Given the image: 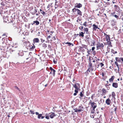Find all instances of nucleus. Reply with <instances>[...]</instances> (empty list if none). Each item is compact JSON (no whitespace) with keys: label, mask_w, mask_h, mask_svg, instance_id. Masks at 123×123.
<instances>
[{"label":"nucleus","mask_w":123,"mask_h":123,"mask_svg":"<svg viewBox=\"0 0 123 123\" xmlns=\"http://www.w3.org/2000/svg\"><path fill=\"white\" fill-rule=\"evenodd\" d=\"M111 95L112 96L113 98H114L115 99V94L114 92H112Z\"/></svg>","instance_id":"obj_24"},{"label":"nucleus","mask_w":123,"mask_h":123,"mask_svg":"<svg viewBox=\"0 0 123 123\" xmlns=\"http://www.w3.org/2000/svg\"><path fill=\"white\" fill-rule=\"evenodd\" d=\"M52 4H53L52 3L49 4L48 5V6L47 7V8H49L52 5Z\"/></svg>","instance_id":"obj_42"},{"label":"nucleus","mask_w":123,"mask_h":123,"mask_svg":"<svg viewBox=\"0 0 123 123\" xmlns=\"http://www.w3.org/2000/svg\"><path fill=\"white\" fill-rule=\"evenodd\" d=\"M78 89H75L74 91L75 92V93H78Z\"/></svg>","instance_id":"obj_56"},{"label":"nucleus","mask_w":123,"mask_h":123,"mask_svg":"<svg viewBox=\"0 0 123 123\" xmlns=\"http://www.w3.org/2000/svg\"><path fill=\"white\" fill-rule=\"evenodd\" d=\"M100 65L101 67H102L104 65V64L102 63H100Z\"/></svg>","instance_id":"obj_50"},{"label":"nucleus","mask_w":123,"mask_h":123,"mask_svg":"<svg viewBox=\"0 0 123 123\" xmlns=\"http://www.w3.org/2000/svg\"><path fill=\"white\" fill-rule=\"evenodd\" d=\"M35 114L36 115H38L39 114V113L38 112H36L35 113Z\"/></svg>","instance_id":"obj_64"},{"label":"nucleus","mask_w":123,"mask_h":123,"mask_svg":"<svg viewBox=\"0 0 123 123\" xmlns=\"http://www.w3.org/2000/svg\"><path fill=\"white\" fill-rule=\"evenodd\" d=\"M87 50H88L87 51V53H88V54H90V52L91 51V49H90L89 50H88V49Z\"/></svg>","instance_id":"obj_53"},{"label":"nucleus","mask_w":123,"mask_h":123,"mask_svg":"<svg viewBox=\"0 0 123 123\" xmlns=\"http://www.w3.org/2000/svg\"><path fill=\"white\" fill-rule=\"evenodd\" d=\"M53 40H55L56 39V38L55 37H54V36L53 37Z\"/></svg>","instance_id":"obj_63"},{"label":"nucleus","mask_w":123,"mask_h":123,"mask_svg":"<svg viewBox=\"0 0 123 123\" xmlns=\"http://www.w3.org/2000/svg\"><path fill=\"white\" fill-rule=\"evenodd\" d=\"M58 6L57 4H56V5H55V9L58 8Z\"/></svg>","instance_id":"obj_52"},{"label":"nucleus","mask_w":123,"mask_h":123,"mask_svg":"<svg viewBox=\"0 0 123 123\" xmlns=\"http://www.w3.org/2000/svg\"><path fill=\"white\" fill-rule=\"evenodd\" d=\"M115 77L114 76H111V78L109 79V81L110 82H112L113 81Z\"/></svg>","instance_id":"obj_17"},{"label":"nucleus","mask_w":123,"mask_h":123,"mask_svg":"<svg viewBox=\"0 0 123 123\" xmlns=\"http://www.w3.org/2000/svg\"><path fill=\"white\" fill-rule=\"evenodd\" d=\"M74 110L75 112H81L84 110V108L82 105H81L79 106L78 108H77L74 109Z\"/></svg>","instance_id":"obj_3"},{"label":"nucleus","mask_w":123,"mask_h":123,"mask_svg":"<svg viewBox=\"0 0 123 123\" xmlns=\"http://www.w3.org/2000/svg\"><path fill=\"white\" fill-rule=\"evenodd\" d=\"M92 54L94 55H95L96 54V52L95 51H93L92 52Z\"/></svg>","instance_id":"obj_47"},{"label":"nucleus","mask_w":123,"mask_h":123,"mask_svg":"<svg viewBox=\"0 0 123 123\" xmlns=\"http://www.w3.org/2000/svg\"><path fill=\"white\" fill-rule=\"evenodd\" d=\"M42 46L43 47L46 48L47 47V45L46 44L44 43L43 44Z\"/></svg>","instance_id":"obj_35"},{"label":"nucleus","mask_w":123,"mask_h":123,"mask_svg":"<svg viewBox=\"0 0 123 123\" xmlns=\"http://www.w3.org/2000/svg\"><path fill=\"white\" fill-rule=\"evenodd\" d=\"M115 12H113L111 13V16L113 17H114L116 18L117 20L120 19L121 18L122 16H117L116 15H115Z\"/></svg>","instance_id":"obj_4"},{"label":"nucleus","mask_w":123,"mask_h":123,"mask_svg":"<svg viewBox=\"0 0 123 123\" xmlns=\"http://www.w3.org/2000/svg\"><path fill=\"white\" fill-rule=\"evenodd\" d=\"M111 23L112 26H113L116 25L117 22L114 20H112L111 21Z\"/></svg>","instance_id":"obj_9"},{"label":"nucleus","mask_w":123,"mask_h":123,"mask_svg":"<svg viewBox=\"0 0 123 123\" xmlns=\"http://www.w3.org/2000/svg\"><path fill=\"white\" fill-rule=\"evenodd\" d=\"M80 21V19H78V20H77V22H78L79 23Z\"/></svg>","instance_id":"obj_61"},{"label":"nucleus","mask_w":123,"mask_h":123,"mask_svg":"<svg viewBox=\"0 0 123 123\" xmlns=\"http://www.w3.org/2000/svg\"><path fill=\"white\" fill-rule=\"evenodd\" d=\"M114 7H115L116 11L117 12H121L120 10V9L118 6L116 5H115Z\"/></svg>","instance_id":"obj_6"},{"label":"nucleus","mask_w":123,"mask_h":123,"mask_svg":"<svg viewBox=\"0 0 123 123\" xmlns=\"http://www.w3.org/2000/svg\"><path fill=\"white\" fill-rule=\"evenodd\" d=\"M53 32H53V31H50V35H52V33Z\"/></svg>","instance_id":"obj_62"},{"label":"nucleus","mask_w":123,"mask_h":123,"mask_svg":"<svg viewBox=\"0 0 123 123\" xmlns=\"http://www.w3.org/2000/svg\"><path fill=\"white\" fill-rule=\"evenodd\" d=\"M82 5L80 3H77L76 5L75 4V7L78 8H80L82 7Z\"/></svg>","instance_id":"obj_16"},{"label":"nucleus","mask_w":123,"mask_h":123,"mask_svg":"<svg viewBox=\"0 0 123 123\" xmlns=\"http://www.w3.org/2000/svg\"><path fill=\"white\" fill-rule=\"evenodd\" d=\"M89 64L90 67H91L92 66V64L91 62H90L89 63Z\"/></svg>","instance_id":"obj_54"},{"label":"nucleus","mask_w":123,"mask_h":123,"mask_svg":"<svg viewBox=\"0 0 123 123\" xmlns=\"http://www.w3.org/2000/svg\"><path fill=\"white\" fill-rule=\"evenodd\" d=\"M95 116V115L93 113H91V117L93 118L94 117V116Z\"/></svg>","instance_id":"obj_36"},{"label":"nucleus","mask_w":123,"mask_h":123,"mask_svg":"<svg viewBox=\"0 0 123 123\" xmlns=\"http://www.w3.org/2000/svg\"><path fill=\"white\" fill-rule=\"evenodd\" d=\"M84 94L82 93V92H80V96L81 97H83L84 96Z\"/></svg>","instance_id":"obj_41"},{"label":"nucleus","mask_w":123,"mask_h":123,"mask_svg":"<svg viewBox=\"0 0 123 123\" xmlns=\"http://www.w3.org/2000/svg\"><path fill=\"white\" fill-rule=\"evenodd\" d=\"M96 120L97 121V123H101L100 122L98 118H97L96 119Z\"/></svg>","instance_id":"obj_38"},{"label":"nucleus","mask_w":123,"mask_h":123,"mask_svg":"<svg viewBox=\"0 0 123 123\" xmlns=\"http://www.w3.org/2000/svg\"><path fill=\"white\" fill-rule=\"evenodd\" d=\"M103 95H105L107 93L106 90L104 88H103L102 90Z\"/></svg>","instance_id":"obj_19"},{"label":"nucleus","mask_w":123,"mask_h":123,"mask_svg":"<svg viewBox=\"0 0 123 123\" xmlns=\"http://www.w3.org/2000/svg\"><path fill=\"white\" fill-rule=\"evenodd\" d=\"M40 40L43 43L45 42V40H43V39L42 38H41L40 39Z\"/></svg>","instance_id":"obj_49"},{"label":"nucleus","mask_w":123,"mask_h":123,"mask_svg":"<svg viewBox=\"0 0 123 123\" xmlns=\"http://www.w3.org/2000/svg\"><path fill=\"white\" fill-rule=\"evenodd\" d=\"M88 28H84V33H85V32H86V33L87 34L88 33Z\"/></svg>","instance_id":"obj_22"},{"label":"nucleus","mask_w":123,"mask_h":123,"mask_svg":"<svg viewBox=\"0 0 123 123\" xmlns=\"http://www.w3.org/2000/svg\"><path fill=\"white\" fill-rule=\"evenodd\" d=\"M73 85L76 89H79L80 87V84L79 83H76L74 84H73Z\"/></svg>","instance_id":"obj_5"},{"label":"nucleus","mask_w":123,"mask_h":123,"mask_svg":"<svg viewBox=\"0 0 123 123\" xmlns=\"http://www.w3.org/2000/svg\"><path fill=\"white\" fill-rule=\"evenodd\" d=\"M93 102H92V100H90L88 104L89 105L93 103Z\"/></svg>","instance_id":"obj_43"},{"label":"nucleus","mask_w":123,"mask_h":123,"mask_svg":"<svg viewBox=\"0 0 123 123\" xmlns=\"http://www.w3.org/2000/svg\"><path fill=\"white\" fill-rule=\"evenodd\" d=\"M68 45L69 46H70L71 45H72V46H73L74 45L72 43H70L69 42Z\"/></svg>","instance_id":"obj_39"},{"label":"nucleus","mask_w":123,"mask_h":123,"mask_svg":"<svg viewBox=\"0 0 123 123\" xmlns=\"http://www.w3.org/2000/svg\"><path fill=\"white\" fill-rule=\"evenodd\" d=\"M77 14L80 15L81 16L82 15V13L81 11L79 9H77V10L76 11Z\"/></svg>","instance_id":"obj_21"},{"label":"nucleus","mask_w":123,"mask_h":123,"mask_svg":"<svg viewBox=\"0 0 123 123\" xmlns=\"http://www.w3.org/2000/svg\"><path fill=\"white\" fill-rule=\"evenodd\" d=\"M92 108L95 109L97 107V104L94 102L90 104Z\"/></svg>","instance_id":"obj_8"},{"label":"nucleus","mask_w":123,"mask_h":123,"mask_svg":"<svg viewBox=\"0 0 123 123\" xmlns=\"http://www.w3.org/2000/svg\"><path fill=\"white\" fill-rule=\"evenodd\" d=\"M90 39L89 37H88L87 38L86 40L88 42H90Z\"/></svg>","instance_id":"obj_48"},{"label":"nucleus","mask_w":123,"mask_h":123,"mask_svg":"<svg viewBox=\"0 0 123 123\" xmlns=\"http://www.w3.org/2000/svg\"><path fill=\"white\" fill-rule=\"evenodd\" d=\"M55 115L54 112H51L49 113H46L45 115L46 118L47 119H49L50 117L51 118H53L55 116Z\"/></svg>","instance_id":"obj_1"},{"label":"nucleus","mask_w":123,"mask_h":123,"mask_svg":"<svg viewBox=\"0 0 123 123\" xmlns=\"http://www.w3.org/2000/svg\"><path fill=\"white\" fill-rule=\"evenodd\" d=\"M50 69L51 71V72H50V74H51L52 72L53 75L54 76L55 74V70L54 69H53L52 67H50L49 68Z\"/></svg>","instance_id":"obj_11"},{"label":"nucleus","mask_w":123,"mask_h":123,"mask_svg":"<svg viewBox=\"0 0 123 123\" xmlns=\"http://www.w3.org/2000/svg\"><path fill=\"white\" fill-rule=\"evenodd\" d=\"M34 22L36 23V25H38L39 24V22L37 20L34 21Z\"/></svg>","instance_id":"obj_26"},{"label":"nucleus","mask_w":123,"mask_h":123,"mask_svg":"<svg viewBox=\"0 0 123 123\" xmlns=\"http://www.w3.org/2000/svg\"><path fill=\"white\" fill-rule=\"evenodd\" d=\"M14 27V28L15 29H16V30L17 31V30L18 31H19V30L20 31V30H21V29H18L17 28V27H16V26L15 27Z\"/></svg>","instance_id":"obj_37"},{"label":"nucleus","mask_w":123,"mask_h":123,"mask_svg":"<svg viewBox=\"0 0 123 123\" xmlns=\"http://www.w3.org/2000/svg\"><path fill=\"white\" fill-rule=\"evenodd\" d=\"M117 62V61H115V63L116 65V66L118 68L117 72H118V73H119V65Z\"/></svg>","instance_id":"obj_20"},{"label":"nucleus","mask_w":123,"mask_h":123,"mask_svg":"<svg viewBox=\"0 0 123 123\" xmlns=\"http://www.w3.org/2000/svg\"><path fill=\"white\" fill-rule=\"evenodd\" d=\"M53 62L55 64H56L57 62L55 61L54 59L53 60Z\"/></svg>","instance_id":"obj_58"},{"label":"nucleus","mask_w":123,"mask_h":123,"mask_svg":"<svg viewBox=\"0 0 123 123\" xmlns=\"http://www.w3.org/2000/svg\"><path fill=\"white\" fill-rule=\"evenodd\" d=\"M83 27L82 26H80L79 27V29H80L81 31H82L83 30Z\"/></svg>","instance_id":"obj_33"},{"label":"nucleus","mask_w":123,"mask_h":123,"mask_svg":"<svg viewBox=\"0 0 123 123\" xmlns=\"http://www.w3.org/2000/svg\"><path fill=\"white\" fill-rule=\"evenodd\" d=\"M77 10V9H76L75 8H74L72 9V11L73 12H76Z\"/></svg>","instance_id":"obj_40"},{"label":"nucleus","mask_w":123,"mask_h":123,"mask_svg":"<svg viewBox=\"0 0 123 123\" xmlns=\"http://www.w3.org/2000/svg\"><path fill=\"white\" fill-rule=\"evenodd\" d=\"M122 58L116 57L115 58L116 60L119 62H121Z\"/></svg>","instance_id":"obj_18"},{"label":"nucleus","mask_w":123,"mask_h":123,"mask_svg":"<svg viewBox=\"0 0 123 123\" xmlns=\"http://www.w3.org/2000/svg\"><path fill=\"white\" fill-rule=\"evenodd\" d=\"M95 112V109L92 108V109L91 110V113L94 114Z\"/></svg>","instance_id":"obj_27"},{"label":"nucleus","mask_w":123,"mask_h":123,"mask_svg":"<svg viewBox=\"0 0 123 123\" xmlns=\"http://www.w3.org/2000/svg\"><path fill=\"white\" fill-rule=\"evenodd\" d=\"M111 100L108 98L105 101V103L107 105H110L111 103Z\"/></svg>","instance_id":"obj_13"},{"label":"nucleus","mask_w":123,"mask_h":123,"mask_svg":"<svg viewBox=\"0 0 123 123\" xmlns=\"http://www.w3.org/2000/svg\"><path fill=\"white\" fill-rule=\"evenodd\" d=\"M48 48L49 49H50V50L51 49H52L51 46L50 45H48Z\"/></svg>","instance_id":"obj_46"},{"label":"nucleus","mask_w":123,"mask_h":123,"mask_svg":"<svg viewBox=\"0 0 123 123\" xmlns=\"http://www.w3.org/2000/svg\"><path fill=\"white\" fill-rule=\"evenodd\" d=\"M85 34L84 32H81L79 33V36L80 37H83L84 36V34Z\"/></svg>","instance_id":"obj_23"},{"label":"nucleus","mask_w":123,"mask_h":123,"mask_svg":"<svg viewBox=\"0 0 123 123\" xmlns=\"http://www.w3.org/2000/svg\"><path fill=\"white\" fill-rule=\"evenodd\" d=\"M95 95V94H93L92 95V96L91 97V98L92 99V100H93V98L94 97V96Z\"/></svg>","instance_id":"obj_44"},{"label":"nucleus","mask_w":123,"mask_h":123,"mask_svg":"<svg viewBox=\"0 0 123 123\" xmlns=\"http://www.w3.org/2000/svg\"><path fill=\"white\" fill-rule=\"evenodd\" d=\"M92 26H93L92 29L93 31H96L97 29H99V28L98 27V26L97 25L94 24H93L92 25Z\"/></svg>","instance_id":"obj_10"},{"label":"nucleus","mask_w":123,"mask_h":123,"mask_svg":"<svg viewBox=\"0 0 123 123\" xmlns=\"http://www.w3.org/2000/svg\"><path fill=\"white\" fill-rule=\"evenodd\" d=\"M115 12V14L117 16H123V13L122 12Z\"/></svg>","instance_id":"obj_12"},{"label":"nucleus","mask_w":123,"mask_h":123,"mask_svg":"<svg viewBox=\"0 0 123 123\" xmlns=\"http://www.w3.org/2000/svg\"><path fill=\"white\" fill-rule=\"evenodd\" d=\"M33 43H38L39 42V40L38 38H35L33 40Z\"/></svg>","instance_id":"obj_14"},{"label":"nucleus","mask_w":123,"mask_h":123,"mask_svg":"<svg viewBox=\"0 0 123 123\" xmlns=\"http://www.w3.org/2000/svg\"><path fill=\"white\" fill-rule=\"evenodd\" d=\"M112 86L113 87L115 88H117L118 87V83L116 82L113 83L112 85Z\"/></svg>","instance_id":"obj_15"},{"label":"nucleus","mask_w":123,"mask_h":123,"mask_svg":"<svg viewBox=\"0 0 123 123\" xmlns=\"http://www.w3.org/2000/svg\"><path fill=\"white\" fill-rule=\"evenodd\" d=\"M111 52L112 53L114 54H116L117 53V51H115L113 49H111Z\"/></svg>","instance_id":"obj_32"},{"label":"nucleus","mask_w":123,"mask_h":123,"mask_svg":"<svg viewBox=\"0 0 123 123\" xmlns=\"http://www.w3.org/2000/svg\"><path fill=\"white\" fill-rule=\"evenodd\" d=\"M104 45L103 43H98L97 44V49H99L100 47H103Z\"/></svg>","instance_id":"obj_7"},{"label":"nucleus","mask_w":123,"mask_h":123,"mask_svg":"<svg viewBox=\"0 0 123 123\" xmlns=\"http://www.w3.org/2000/svg\"><path fill=\"white\" fill-rule=\"evenodd\" d=\"M35 48V46H32V47L30 48L31 49H34Z\"/></svg>","instance_id":"obj_59"},{"label":"nucleus","mask_w":123,"mask_h":123,"mask_svg":"<svg viewBox=\"0 0 123 123\" xmlns=\"http://www.w3.org/2000/svg\"><path fill=\"white\" fill-rule=\"evenodd\" d=\"M87 22L86 21L83 24V25L85 26V27H86L87 26Z\"/></svg>","instance_id":"obj_31"},{"label":"nucleus","mask_w":123,"mask_h":123,"mask_svg":"<svg viewBox=\"0 0 123 123\" xmlns=\"http://www.w3.org/2000/svg\"><path fill=\"white\" fill-rule=\"evenodd\" d=\"M106 35V40L107 43H105V45H106V44H108L109 46V47H111L112 46L111 45V42L110 36L107 35Z\"/></svg>","instance_id":"obj_2"},{"label":"nucleus","mask_w":123,"mask_h":123,"mask_svg":"<svg viewBox=\"0 0 123 123\" xmlns=\"http://www.w3.org/2000/svg\"><path fill=\"white\" fill-rule=\"evenodd\" d=\"M51 37L50 36H49L47 37V39L50 38Z\"/></svg>","instance_id":"obj_60"},{"label":"nucleus","mask_w":123,"mask_h":123,"mask_svg":"<svg viewBox=\"0 0 123 123\" xmlns=\"http://www.w3.org/2000/svg\"><path fill=\"white\" fill-rule=\"evenodd\" d=\"M34 13H32V14H33V15H34V14L37 12V10L36 9H35V11H34Z\"/></svg>","instance_id":"obj_51"},{"label":"nucleus","mask_w":123,"mask_h":123,"mask_svg":"<svg viewBox=\"0 0 123 123\" xmlns=\"http://www.w3.org/2000/svg\"><path fill=\"white\" fill-rule=\"evenodd\" d=\"M14 87L15 88L17 89L18 90H19V89L18 88L17 86H14Z\"/></svg>","instance_id":"obj_57"},{"label":"nucleus","mask_w":123,"mask_h":123,"mask_svg":"<svg viewBox=\"0 0 123 123\" xmlns=\"http://www.w3.org/2000/svg\"><path fill=\"white\" fill-rule=\"evenodd\" d=\"M30 111L31 112V114H34L35 113L33 110H31Z\"/></svg>","instance_id":"obj_30"},{"label":"nucleus","mask_w":123,"mask_h":123,"mask_svg":"<svg viewBox=\"0 0 123 123\" xmlns=\"http://www.w3.org/2000/svg\"><path fill=\"white\" fill-rule=\"evenodd\" d=\"M40 11L41 13L43 15H44L46 14V13L45 12H44L43 10H42L41 9H40Z\"/></svg>","instance_id":"obj_25"},{"label":"nucleus","mask_w":123,"mask_h":123,"mask_svg":"<svg viewBox=\"0 0 123 123\" xmlns=\"http://www.w3.org/2000/svg\"><path fill=\"white\" fill-rule=\"evenodd\" d=\"M9 51L10 53L11 54H12L13 53V52H15L14 50L12 49H11L9 50Z\"/></svg>","instance_id":"obj_29"},{"label":"nucleus","mask_w":123,"mask_h":123,"mask_svg":"<svg viewBox=\"0 0 123 123\" xmlns=\"http://www.w3.org/2000/svg\"><path fill=\"white\" fill-rule=\"evenodd\" d=\"M42 116V114H39L37 116V118L38 119H40V117H41Z\"/></svg>","instance_id":"obj_34"},{"label":"nucleus","mask_w":123,"mask_h":123,"mask_svg":"<svg viewBox=\"0 0 123 123\" xmlns=\"http://www.w3.org/2000/svg\"><path fill=\"white\" fill-rule=\"evenodd\" d=\"M117 109V107H116L114 108V111L115 112L116 114V111Z\"/></svg>","instance_id":"obj_45"},{"label":"nucleus","mask_w":123,"mask_h":123,"mask_svg":"<svg viewBox=\"0 0 123 123\" xmlns=\"http://www.w3.org/2000/svg\"><path fill=\"white\" fill-rule=\"evenodd\" d=\"M95 48L94 47H92V50L93 51H94V50L95 49Z\"/></svg>","instance_id":"obj_55"},{"label":"nucleus","mask_w":123,"mask_h":123,"mask_svg":"<svg viewBox=\"0 0 123 123\" xmlns=\"http://www.w3.org/2000/svg\"><path fill=\"white\" fill-rule=\"evenodd\" d=\"M105 87L107 88V90H109L110 89V87L107 84H105Z\"/></svg>","instance_id":"obj_28"}]
</instances>
